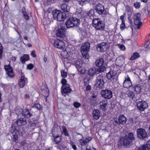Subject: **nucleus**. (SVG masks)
Wrapping results in <instances>:
<instances>
[{"label": "nucleus", "instance_id": "nucleus-1", "mask_svg": "<svg viewBox=\"0 0 150 150\" xmlns=\"http://www.w3.org/2000/svg\"><path fill=\"white\" fill-rule=\"evenodd\" d=\"M135 139L133 134L132 133H129L127 135H125L121 141L122 143L125 147H128L130 145L132 141Z\"/></svg>", "mask_w": 150, "mask_h": 150}, {"label": "nucleus", "instance_id": "nucleus-2", "mask_svg": "<svg viewBox=\"0 0 150 150\" xmlns=\"http://www.w3.org/2000/svg\"><path fill=\"white\" fill-rule=\"evenodd\" d=\"M52 13L54 18L59 21H63L66 18L65 13L59 10H54L53 11Z\"/></svg>", "mask_w": 150, "mask_h": 150}, {"label": "nucleus", "instance_id": "nucleus-3", "mask_svg": "<svg viewBox=\"0 0 150 150\" xmlns=\"http://www.w3.org/2000/svg\"><path fill=\"white\" fill-rule=\"evenodd\" d=\"M90 44L88 42H86L83 44L81 47V52L83 57L87 59L89 58L88 52L90 49Z\"/></svg>", "mask_w": 150, "mask_h": 150}, {"label": "nucleus", "instance_id": "nucleus-4", "mask_svg": "<svg viewBox=\"0 0 150 150\" xmlns=\"http://www.w3.org/2000/svg\"><path fill=\"white\" fill-rule=\"evenodd\" d=\"M93 26L97 30L101 31L105 29L104 23L99 18L94 19L93 21Z\"/></svg>", "mask_w": 150, "mask_h": 150}, {"label": "nucleus", "instance_id": "nucleus-5", "mask_svg": "<svg viewBox=\"0 0 150 150\" xmlns=\"http://www.w3.org/2000/svg\"><path fill=\"white\" fill-rule=\"evenodd\" d=\"M141 16V14L139 13L134 14V23L136 29H139L142 25Z\"/></svg>", "mask_w": 150, "mask_h": 150}, {"label": "nucleus", "instance_id": "nucleus-6", "mask_svg": "<svg viewBox=\"0 0 150 150\" xmlns=\"http://www.w3.org/2000/svg\"><path fill=\"white\" fill-rule=\"evenodd\" d=\"M104 77L102 75H99L97 76L96 83V86L97 88H102L104 87Z\"/></svg>", "mask_w": 150, "mask_h": 150}, {"label": "nucleus", "instance_id": "nucleus-7", "mask_svg": "<svg viewBox=\"0 0 150 150\" xmlns=\"http://www.w3.org/2000/svg\"><path fill=\"white\" fill-rule=\"evenodd\" d=\"M80 60H78L75 63V66L78 71L80 73L83 74L85 73L86 69L84 66L85 64L82 63L81 61H80Z\"/></svg>", "mask_w": 150, "mask_h": 150}, {"label": "nucleus", "instance_id": "nucleus-8", "mask_svg": "<svg viewBox=\"0 0 150 150\" xmlns=\"http://www.w3.org/2000/svg\"><path fill=\"white\" fill-rule=\"evenodd\" d=\"M137 134L138 137L144 139L147 138V134L145 130L142 128L137 129Z\"/></svg>", "mask_w": 150, "mask_h": 150}, {"label": "nucleus", "instance_id": "nucleus-9", "mask_svg": "<svg viewBox=\"0 0 150 150\" xmlns=\"http://www.w3.org/2000/svg\"><path fill=\"white\" fill-rule=\"evenodd\" d=\"M108 47V45L107 43L102 42L98 44L97 46V49L99 52H103L105 51Z\"/></svg>", "mask_w": 150, "mask_h": 150}, {"label": "nucleus", "instance_id": "nucleus-10", "mask_svg": "<svg viewBox=\"0 0 150 150\" xmlns=\"http://www.w3.org/2000/svg\"><path fill=\"white\" fill-rule=\"evenodd\" d=\"M137 104L138 109L141 111L144 110L148 107L147 103L144 101L138 102Z\"/></svg>", "mask_w": 150, "mask_h": 150}, {"label": "nucleus", "instance_id": "nucleus-11", "mask_svg": "<svg viewBox=\"0 0 150 150\" xmlns=\"http://www.w3.org/2000/svg\"><path fill=\"white\" fill-rule=\"evenodd\" d=\"M101 93L102 96L106 99H110L112 96V92L111 91L108 90L102 91Z\"/></svg>", "mask_w": 150, "mask_h": 150}, {"label": "nucleus", "instance_id": "nucleus-12", "mask_svg": "<svg viewBox=\"0 0 150 150\" xmlns=\"http://www.w3.org/2000/svg\"><path fill=\"white\" fill-rule=\"evenodd\" d=\"M104 7L103 5L100 4H98L95 7V10L99 15H102L103 14H107V13L106 12L104 13Z\"/></svg>", "mask_w": 150, "mask_h": 150}, {"label": "nucleus", "instance_id": "nucleus-13", "mask_svg": "<svg viewBox=\"0 0 150 150\" xmlns=\"http://www.w3.org/2000/svg\"><path fill=\"white\" fill-rule=\"evenodd\" d=\"M54 45L56 47L60 49H63L65 47L64 42L58 39H57L54 41Z\"/></svg>", "mask_w": 150, "mask_h": 150}, {"label": "nucleus", "instance_id": "nucleus-14", "mask_svg": "<svg viewBox=\"0 0 150 150\" xmlns=\"http://www.w3.org/2000/svg\"><path fill=\"white\" fill-rule=\"evenodd\" d=\"M116 74L115 71L111 69L109 72L106 74V77L108 79L112 81L114 80Z\"/></svg>", "mask_w": 150, "mask_h": 150}, {"label": "nucleus", "instance_id": "nucleus-15", "mask_svg": "<svg viewBox=\"0 0 150 150\" xmlns=\"http://www.w3.org/2000/svg\"><path fill=\"white\" fill-rule=\"evenodd\" d=\"M5 70L8 76L11 77L14 76V74L13 72V70L12 67L9 65H5L4 67Z\"/></svg>", "mask_w": 150, "mask_h": 150}, {"label": "nucleus", "instance_id": "nucleus-16", "mask_svg": "<svg viewBox=\"0 0 150 150\" xmlns=\"http://www.w3.org/2000/svg\"><path fill=\"white\" fill-rule=\"evenodd\" d=\"M132 85V83L130 78L127 75L125 77V79L123 83V86L124 87L128 88Z\"/></svg>", "mask_w": 150, "mask_h": 150}, {"label": "nucleus", "instance_id": "nucleus-17", "mask_svg": "<svg viewBox=\"0 0 150 150\" xmlns=\"http://www.w3.org/2000/svg\"><path fill=\"white\" fill-rule=\"evenodd\" d=\"M65 28L62 27L57 31L56 34L58 37L63 38L65 36Z\"/></svg>", "mask_w": 150, "mask_h": 150}, {"label": "nucleus", "instance_id": "nucleus-18", "mask_svg": "<svg viewBox=\"0 0 150 150\" xmlns=\"http://www.w3.org/2000/svg\"><path fill=\"white\" fill-rule=\"evenodd\" d=\"M27 81V78L25 77V76L23 73H21V79L19 82V85L20 87L21 88L23 87Z\"/></svg>", "mask_w": 150, "mask_h": 150}, {"label": "nucleus", "instance_id": "nucleus-19", "mask_svg": "<svg viewBox=\"0 0 150 150\" xmlns=\"http://www.w3.org/2000/svg\"><path fill=\"white\" fill-rule=\"evenodd\" d=\"M22 115L25 118L28 119L32 115V114L28 109L23 110L22 112Z\"/></svg>", "mask_w": 150, "mask_h": 150}, {"label": "nucleus", "instance_id": "nucleus-20", "mask_svg": "<svg viewBox=\"0 0 150 150\" xmlns=\"http://www.w3.org/2000/svg\"><path fill=\"white\" fill-rule=\"evenodd\" d=\"M124 63V59L122 56L117 57L115 60V64L117 66L121 67Z\"/></svg>", "mask_w": 150, "mask_h": 150}, {"label": "nucleus", "instance_id": "nucleus-21", "mask_svg": "<svg viewBox=\"0 0 150 150\" xmlns=\"http://www.w3.org/2000/svg\"><path fill=\"white\" fill-rule=\"evenodd\" d=\"M99 104L100 109L103 110H106L108 107V101L106 100H104L100 101Z\"/></svg>", "mask_w": 150, "mask_h": 150}, {"label": "nucleus", "instance_id": "nucleus-22", "mask_svg": "<svg viewBox=\"0 0 150 150\" xmlns=\"http://www.w3.org/2000/svg\"><path fill=\"white\" fill-rule=\"evenodd\" d=\"M66 25L67 28L74 27V22H73V18H69L66 22Z\"/></svg>", "mask_w": 150, "mask_h": 150}, {"label": "nucleus", "instance_id": "nucleus-23", "mask_svg": "<svg viewBox=\"0 0 150 150\" xmlns=\"http://www.w3.org/2000/svg\"><path fill=\"white\" fill-rule=\"evenodd\" d=\"M91 139L90 138H87L82 137L79 140V141L81 146H84L86 145L87 143L91 141Z\"/></svg>", "mask_w": 150, "mask_h": 150}, {"label": "nucleus", "instance_id": "nucleus-24", "mask_svg": "<svg viewBox=\"0 0 150 150\" xmlns=\"http://www.w3.org/2000/svg\"><path fill=\"white\" fill-rule=\"evenodd\" d=\"M92 115L94 119L96 120L98 119L100 116L99 110L97 109L93 110L92 113Z\"/></svg>", "mask_w": 150, "mask_h": 150}, {"label": "nucleus", "instance_id": "nucleus-25", "mask_svg": "<svg viewBox=\"0 0 150 150\" xmlns=\"http://www.w3.org/2000/svg\"><path fill=\"white\" fill-rule=\"evenodd\" d=\"M16 123L18 126H21L26 125L27 122L25 119L20 118L16 120Z\"/></svg>", "mask_w": 150, "mask_h": 150}, {"label": "nucleus", "instance_id": "nucleus-26", "mask_svg": "<svg viewBox=\"0 0 150 150\" xmlns=\"http://www.w3.org/2000/svg\"><path fill=\"white\" fill-rule=\"evenodd\" d=\"M150 148V141H148L146 144L143 145L138 149V150H149Z\"/></svg>", "mask_w": 150, "mask_h": 150}, {"label": "nucleus", "instance_id": "nucleus-27", "mask_svg": "<svg viewBox=\"0 0 150 150\" xmlns=\"http://www.w3.org/2000/svg\"><path fill=\"white\" fill-rule=\"evenodd\" d=\"M71 91V89L70 88V85L69 84H67L62 89V93L63 95V93L67 94L69 93Z\"/></svg>", "mask_w": 150, "mask_h": 150}, {"label": "nucleus", "instance_id": "nucleus-28", "mask_svg": "<svg viewBox=\"0 0 150 150\" xmlns=\"http://www.w3.org/2000/svg\"><path fill=\"white\" fill-rule=\"evenodd\" d=\"M103 59L102 58L98 59L95 62V64L96 66L98 67H101L103 65Z\"/></svg>", "mask_w": 150, "mask_h": 150}, {"label": "nucleus", "instance_id": "nucleus-29", "mask_svg": "<svg viewBox=\"0 0 150 150\" xmlns=\"http://www.w3.org/2000/svg\"><path fill=\"white\" fill-rule=\"evenodd\" d=\"M118 119L120 124L124 125L126 123L127 118L124 115H120L118 117Z\"/></svg>", "mask_w": 150, "mask_h": 150}, {"label": "nucleus", "instance_id": "nucleus-30", "mask_svg": "<svg viewBox=\"0 0 150 150\" xmlns=\"http://www.w3.org/2000/svg\"><path fill=\"white\" fill-rule=\"evenodd\" d=\"M96 68H90L88 71V74L90 76L93 77L96 74Z\"/></svg>", "mask_w": 150, "mask_h": 150}, {"label": "nucleus", "instance_id": "nucleus-31", "mask_svg": "<svg viewBox=\"0 0 150 150\" xmlns=\"http://www.w3.org/2000/svg\"><path fill=\"white\" fill-rule=\"evenodd\" d=\"M29 59V57L28 54H24L20 58V61L23 63H24L25 61H28Z\"/></svg>", "mask_w": 150, "mask_h": 150}, {"label": "nucleus", "instance_id": "nucleus-32", "mask_svg": "<svg viewBox=\"0 0 150 150\" xmlns=\"http://www.w3.org/2000/svg\"><path fill=\"white\" fill-rule=\"evenodd\" d=\"M143 88V86L139 84H138L135 86L134 88V91L137 93H141V90Z\"/></svg>", "mask_w": 150, "mask_h": 150}, {"label": "nucleus", "instance_id": "nucleus-33", "mask_svg": "<svg viewBox=\"0 0 150 150\" xmlns=\"http://www.w3.org/2000/svg\"><path fill=\"white\" fill-rule=\"evenodd\" d=\"M62 10L65 12H68L69 10V8L67 4H64L61 6Z\"/></svg>", "mask_w": 150, "mask_h": 150}, {"label": "nucleus", "instance_id": "nucleus-34", "mask_svg": "<svg viewBox=\"0 0 150 150\" xmlns=\"http://www.w3.org/2000/svg\"><path fill=\"white\" fill-rule=\"evenodd\" d=\"M126 94L130 99L133 100L135 97V93L130 91H128L126 93Z\"/></svg>", "mask_w": 150, "mask_h": 150}, {"label": "nucleus", "instance_id": "nucleus-35", "mask_svg": "<svg viewBox=\"0 0 150 150\" xmlns=\"http://www.w3.org/2000/svg\"><path fill=\"white\" fill-rule=\"evenodd\" d=\"M73 22L74 27H78L80 24V20L76 18H73Z\"/></svg>", "mask_w": 150, "mask_h": 150}, {"label": "nucleus", "instance_id": "nucleus-36", "mask_svg": "<svg viewBox=\"0 0 150 150\" xmlns=\"http://www.w3.org/2000/svg\"><path fill=\"white\" fill-rule=\"evenodd\" d=\"M112 121L114 125L118 126L120 124L118 118H117L116 117L114 118L112 120Z\"/></svg>", "mask_w": 150, "mask_h": 150}, {"label": "nucleus", "instance_id": "nucleus-37", "mask_svg": "<svg viewBox=\"0 0 150 150\" xmlns=\"http://www.w3.org/2000/svg\"><path fill=\"white\" fill-rule=\"evenodd\" d=\"M139 56V54L138 52H135L134 53L133 55L131 56L130 59L132 60H134L138 57Z\"/></svg>", "mask_w": 150, "mask_h": 150}, {"label": "nucleus", "instance_id": "nucleus-38", "mask_svg": "<svg viewBox=\"0 0 150 150\" xmlns=\"http://www.w3.org/2000/svg\"><path fill=\"white\" fill-rule=\"evenodd\" d=\"M54 140L56 144H58L59 143L61 140V138L60 136L57 135L56 137L54 136Z\"/></svg>", "mask_w": 150, "mask_h": 150}, {"label": "nucleus", "instance_id": "nucleus-39", "mask_svg": "<svg viewBox=\"0 0 150 150\" xmlns=\"http://www.w3.org/2000/svg\"><path fill=\"white\" fill-rule=\"evenodd\" d=\"M99 67V68L98 69L97 71L99 73L103 72L105 69V67L104 65L101 67Z\"/></svg>", "mask_w": 150, "mask_h": 150}, {"label": "nucleus", "instance_id": "nucleus-40", "mask_svg": "<svg viewBox=\"0 0 150 150\" xmlns=\"http://www.w3.org/2000/svg\"><path fill=\"white\" fill-rule=\"evenodd\" d=\"M62 129L63 130V134H64V135L68 137L69 136V134L67 132V129L65 127L63 126L62 127Z\"/></svg>", "mask_w": 150, "mask_h": 150}, {"label": "nucleus", "instance_id": "nucleus-41", "mask_svg": "<svg viewBox=\"0 0 150 150\" xmlns=\"http://www.w3.org/2000/svg\"><path fill=\"white\" fill-rule=\"evenodd\" d=\"M79 2V4L82 6H83L88 3V1L87 0H81Z\"/></svg>", "mask_w": 150, "mask_h": 150}, {"label": "nucleus", "instance_id": "nucleus-42", "mask_svg": "<svg viewBox=\"0 0 150 150\" xmlns=\"http://www.w3.org/2000/svg\"><path fill=\"white\" fill-rule=\"evenodd\" d=\"M87 14L89 16H92L94 14V11L93 9H90L88 12Z\"/></svg>", "mask_w": 150, "mask_h": 150}, {"label": "nucleus", "instance_id": "nucleus-43", "mask_svg": "<svg viewBox=\"0 0 150 150\" xmlns=\"http://www.w3.org/2000/svg\"><path fill=\"white\" fill-rule=\"evenodd\" d=\"M33 108L37 109L38 110H40L41 109V106L38 104H35L33 106Z\"/></svg>", "mask_w": 150, "mask_h": 150}, {"label": "nucleus", "instance_id": "nucleus-44", "mask_svg": "<svg viewBox=\"0 0 150 150\" xmlns=\"http://www.w3.org/2000/svg\"><path fill=\"white\" fill-rule=\"evenodd\" d=\"M61 76L63 78H65L67 76V73L63 70L61 71Z\"/></svg>", "mask_w": 150, "mask_h": 150}, {"label": "nucleus", "instance_id": "nucleus-45", "mask_svg": "<svg viewBox=\"0 0 150 150\" xmlns=\"http://www.w3.org/2000/svg\"><path fill=\"white\" fill-rule=\"evenodd\" d=\"M134 6L136 8H138L140 6V3L137 2H136L134 3Z\"/></svg>", "mask_w": 150, "mask_h": 150}, {"label": "nucleus", "instance_id": "nucleus-46", "mask_svg": "<svg viewBox=\"0 0 150 150\" xmlns=\"http://www.w3.org/2000/svg\"><path fill=\"white\" fill-rule=\"evenodd\" d=\"M118 46L121 50L124 51L125 50V47L122 44H119L118 45Z\"/></svg>", "mask_w": 150, "mask_h": 150}, {"label": "nucleus", "instance_id": "nucleus-47", "mask_svg": "<svg viewBox=\"0 0 150 150\" xmlns=\"http://www.w3.org/2000/svg\"><path fill=\"white\" fill-rule=\"evenodd\" d=\"M75 107L76 108H78L81 106V104L80 103L77 102H74L73 103Z\"/></svg>", "mask_w": 150, "mask_h": 150}, {"label": "nucleus", "instance_id": "nucleus-48", "mask_svg": "<svg viewBox=\"0 0 150 150\" xmlns=\"http://www.w3.org/2000/svg\"><path fill=\"white\" fill-rule=\"evenodd\" d=\"M23 15L24 18L26 20H28L29 19V16L27 13L25 12H23Z\"/></svg>", "mask_w": 150, "mask_h": 150}, {"label": "nucleus", "instance_id": "nucleus-49", "mask_svg": "<svg viewBox=\"0 0 150 150\" xmlns=\"http://www.w3.org/2000/svg\"><path fill=\"white\" fill-rule=\"evenodd\" d=\"M34 67V65L32 64H28L27 66V68L29 70H31L32 69H33Z\"/></svg>", "mask_w": 150, "mask_h": 150}, {"label": "nucleus", "instance_id": "nucleus-50", "mask_svg": "<svg viewBox=\"0 0 150 150\" xmlns=\"http://www.w3.org/2000/svg\"><path fill=\"white\" fill-rule=\"evenodd\" d=\"M3 47L1 44L0 43V59L2 57V53L3 52Z\"/></svg>", "mask_w": 150, "mask_h": 150}, {"label": "nucleus", "instance_id": "nucleus-51", "mask_svg": "<svg viewBox=\"0 0 150 150\" xmlns=\"http://www.w3.org/2000/svg\"><path fill=\"white\" fill-rule=\"evenodd\" d=\"M120 28L121 29L123 30L125 28V22H122V23L120 25Z\"/></svg>", "mask_w": 150, "mask_h": 150}, {"label": "nucleus", "instance_id": "nucleus-52", "mask_svg": "<svg viewBox=\"0 0 150 150\" xmlns=\"http://www.w3.org/2000/svg\"><path fill=\"white\" fill-rule=\"evenodd\" d=\"M67 81L65 79H63L61 81L62 83L64 85V86H65L67 84Z\"/></svg>", "mask_w": 150, "mask_h": 150}, {"label": "nucleus", "instance_id": "nucleus-53", "mask_svg": "<svg viewBox=\"0 0 150 150\" xmlns=\"http://www.w3.org/2000/svg\"><path fill=\"white\" fill-rule=\"evenodd\" d=\"M31 55L34 57H36V55L35 53V51L34 50L32 51L31 53Z\"/></svg>", "mask_w": 150, "mask_h": 150}, {"label": "nucleus", "instance_id": "nucleus-54", "mask_svg": "<svg viewBox=\"0 0 150 150\" xmlns=\"http://www.w3.org/2000/svg\"><path fill=\"white\" fill-rule=\"evenodd\" d=\"M73 142H71V144L72 145V147L74 150H77V147L76 146L73 144Z\"/></svg>", "mask_w": 150, "mask_h": 150}, {"label": "nucleus", "instance_id": "nucleus-55", "mask_svg": "<svg viewBox=\"0 0 150 150\" xmlns=\"http://www.w3.org/2000/svg\"><path fill=\"white\" fill-rule=\"evenodd\" d=\"M77 31L80 33H82L83 32H84L83 29L82 28H79L78 29Z\"/></svg>", "mask_w": 150, "mask_h": 150}, {"label": "nucleus", "instance_id": "nucleus-56", "mask_svg": "<svg viewBox=\"0 0 150 150\" xmlns=\"http://www.w3.org/2000/svg\"><path fill=\"white\" fill-rule=\"evenodd\" d=\"M18 139V137L17 135H16L15 134H14L13 135V141H16V140H17Z\"/></svg>", "mask_w": 150, "mask_h": 150}, {"label": "nucleus", "instance_id": "nucleus-57", "mask_svg": "<svg viewBox=\"0 0 150 150\" xmlns=\"http://www.w3.org/2000/svg\"><path fill=\"white\" fill-rule=\"evenodd\" d=\"M133 119L130 118L129 119L128 122L129 124H132L133 125Z\"/></svg>", "mask_w": 150, "mask_h": 150}, {"label": "nucleus", "instance_id": "nucleus-58", "mask_svg": "<svg viewBox=\"0 0 150 150\" xmlns=\"http://www.w3.org/2000/svg\"><path fill=\"white\" fill-rule=\"evenodd\" d=\"M86 150H92V149H91V146L89 145H87L86 146Z\"/></svg>", "mask_w": 150, "mask_h": 150}, {"label": "nucleus", "instance_id": "nucleus-59", "mask_svg": "<svg viewBox=\"0 0 150 150\" xmlns=\"http://www.w3.org/2000/svg\"><path fill=\"white\" fill-rule=\"evenodd\" d=\"M149 44V41H147L146 42L145 45H144V47L145 48H147L148 46V45Z\"/></svg>", "mask_w": 150, "mask_h": 150}, {"label": "nucleus", "instance_id": "nucleus-60", "mask_svg": "<svg viewBox=\"0 0 150 150\" xmlns=\"http://www.w3.org/2000/svg\"><path fill=\"white\" fill-rule=\"evenodd\" d=\"M124 18H125L124 15L121 16H120V19L122 20V22L123 21V22H125L124 20Z\"/></svg>", "mask_w": 150, "mask_h": 150}, {"label": "nucleus", "instance_id": "nucleus-61", "mask_svg": "<svg viewBox=\"0 0 150 150\" xmlns=\"http://www.w3.org/2000/svg\"><path fill=\"white\" fill-rule=\"evenodd\" d=\"M147 11H150V3L148 5Z\"/></svg>", "mask_w": 150, "mask_h": 150}, {"label": "nucleus", "instance_id": "nucleus-62", "mask_svg": "<svg viewBox=\"0 0 150 150\" xmlns=\"http://www.w3.org/2000/svg\"><path fill=\"white\" fill-rule=\"evenodd\" d=\"M44 61L45 62H46L47 61V58L46 57H44Z\"/></svg>", "mask_w": 150, "mask_h": 150}, {"label": "nucleus", "instance_id": "nucleus-63", "mask_svg": "<svg viewBox=\"0 0 150 150\" xmlns=\"http://www.w3.org/2000/svg\"><path fill=\"white\" fill-rule=\"evenodd\" d=\"M25 97L26 98H28L29 97V95L28 94H26L25 95Z\"/></svg>", "mask_w": 150, "mask_h": 150}, {"label": "nucleus", "instance_id": "nucleus-64", "mask_svg": "<svg viewBox=\"0 0 150 150\" xmlns=\"http://www.w3.org/2000/svg\"><path fill=\"white\" fill-rule=\"evenodd\" d=\"M86 89H87V90H90L91 89L90 87V86H87V87Z\"/></svg>", "mask_w": 150, "mask_h": 150}]
</instances>
